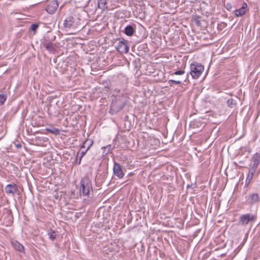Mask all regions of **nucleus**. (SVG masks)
I'll list each match as a JSON object with an SVG mask.
<instances>
[{
    "label": "nucleus",
    "instance_id": "nucleus-1",
    "mask_svg": "<svg viewBox=\"0 0 260 260\" xmlns=\"http://www.w3.org/2000/svg\"><path fill=\"white\" fill-rule=\"evenodd\" d=\"M127 102L126 95H116L113 99L110 106V113L115 114L121 110Z\"/></svg>",
    "mask_w": 260,
    "mask_h": 260
},
{
    "label": "nucleus",
    "instance_id": "nucleus-2",
    "mask_svg": "<svg viewBox=\"0 0 260 260\" xmlns=\"http://www.w3.org/2000/svg\"><path fill=\"white\" fill-rule=\"evenodd\" d=\"M79 192L80 196L87 197L92 192L91 182L88 177H85L81 180Z\"/></svg>",
    "mask_w": 260,
    "mask_h": 260
},
{
    "label": "nucleus",
    "instance_id": "nucleus-3",
    "mask_svg": "<svg viewBox=\"0 0 260 260\" xmlns=\"http://www.w3.org/2000/svg\"><path fill=\"white\" fill-rule=\"evenodd\" d=\"M63 26L68 29H76L81 27V19L77 16H69L63 23Z\"/></svg>",
    "mask_w": 260,
    "mask_h": 260
},
{
    "label": "nucleus",
    "instance_id": "nucleus-4",
    "mask_svg": "<svg viewBox=\"0 0 260 260\" xmlns=\"http://www.w3.org/2000/svg\"><path fill=\"white\" fill-rule=\"evenodd\" d=\"M204 70V66L198 62H194L190 65V74L193 79H198Z\"/></svg>",
    "mask_w": 260,
    "mask_h": 260
},
{
    "label": "nucleus",
    "instance_id": "nucleus-5",
    "mask_svg": "<svg viewBox=\"0 0 260 260\" xmlns=\"http://www.w3.org/2000/svg\"><path fill=\"white\" fill-rule=\"evenodd\" d=\"M257 219V215L251 213L242 214L239 217V224L243 226H246L248 223L254 222Z\"/></svg>",
    "mask_w": 260,
    "mask_h": 260
},
{
    "label": "nucleus",
    "instance_id": "nucleus-6",
    "mask_svg": "<svg viewBox=\"0 0 260 260\" xmlns=\"http://www.w3.org/2000/svg\"><path fill=\"white\" fill-rule=\"evenodd\" d=\"M93 143V140L88 139L86 140L83 144L81 146L80 148L81 152L80 153V156H79V161H77V165L80 164L82 157L86 154L88 150L89 149L90 147L92 145Z\"/></svg>",
    "mask_w": 260,
    "mask_h": 260
},
{
    "label": "nucleus",
    "instance_id": "nucleus-7",
    "mask_svg": "<svg viewBox=\"0 0 260 260\" xmlns=\"http://www.w3.org/2000/svg\"><path fill=\"white\" fill-rule=\"evenodd\" d=\"M116 48V50L121 53H127L129 50L127 41L124 39L119 41Z\"/></svg>",
    "mask_w": 260,
    "mask_h": 260
},
{
    "label": "nucleus",
    "instance_id": "nucleus-8",
    "mask_svg": "<svg viewBox=\"0 0 260 260\" xmlns=\"http://www.w3.org/2000/svg\"><path fill=\"white\" fill-rule=\"evenodd\" d=\"M114 174L119 179H121L124 175V173L121 166L117 162H114L113 168Z\"/></svg>",
    "mask_w": 260,
    "mask_h": 260
},
{
    "label": "nucleus",
    "instance_id": "nucleus-9",
    "mask_svg": "<svg viewBox=\"0 0 260 260\" xmlns=\"http://www.w3.org/2000/svg\"><path fill=\"white\" fill-rule=\"evenodd\" d=\"M5 190L7 194L14 196L18 191V186L15 183L9 184L6 185Z\"/></svg>",
    "mask_w": 260,
    "mask_h": 260
},
{
    "label": "nucleus",
    "instance_id": "nucleus-10",
    "mask_svg": "<svg viewBox=\"0 0 260 260\" xmlns=\"http://www.w3.org/2000/svg\"><path fill=\"white\" fill-rule=\"evenodd\" d=\"M58 7V4L56 1H51L46 7V11L51 14H54Z\"/></svg>",
    "mask_w": 260,
    "mask_h": 260
},
{
    "label": "nucleus",
    "instance_id": "nucleus-11",
    "mask_svg": "<svg viewBox=\"0 0 260 260\" xmlns=\"http://www.w3.org/2000/svg\"><path fill=\"white\" fill-rule=\"evenodd\" d=\"M248 203L250 204H254L258 202L259 196L257 193L250 194L247 200Z\"/></svg>",
    "mask_w": 260,
    "mask_h": 260
},
{
    "label": "nucleus",
    "instance_id": "nucleus-12",
    "mask_svg": "<svg viewBox=\"0 0 260 260\" xmlns=\"http://www.w3.org/2000/svg\"><path fill=\"white\" fill-rule=\"evenodd\" d=\"M11 244L15 250L20 252H24V246L17 241H12Z\"/></svg>",
    "mask_w": 260,
    "mask_h": 260
},
{
    "label": "nucleus",
    "instance_id": "nucleus-13",
    "mask_svg": "<svg viewBox=\"0 0 260 260\" xmlns=\"http://www.w3.org/2000/svg\"><path fill=\"white\" fill-rule=\"evenodd\" d=\"M246 3H244L243 4L242 7L240 9L235 10V15L237 16H242V15H243L246 12Z\"/></svg>",
    "mask_w": 260,
    "mask_h": 260
},
{
    "label": "nucleus",
    "instance_id": "nucleus-14",
    "mask_svg": "<svg viewBox=\"0 0 260 260\" xmlns=\"http://www.w3.org/2000/svg\"><path fill=\"white\" fill-rule=\"evenodd\" d=\"M237 98H230L227 100L226 104L228 106L231 108H235L237 106Z\"/></svg>",
    "mask_w": 260,
    "mask_h": 260
},
{
    "label": "nucleus",
    "instance_id": "nucleus-15",
    "mask_svg": "<svg viewBox=\"0 0 260 260\" xmlns=\"http://www.w3.org/2000/svg\"><path fill=\"white\" fill-rule=\"evenodd\" d=\"M135 32V28L133 25H129L126 26L124 29V33L128 36H132Z\"/></svg>",
    "mask_w": 260,
    "mask_h": 260
},
{
    "label": "nucleus",
    "instance_id": "nucleus-16",
    "mask_svg": "<svg viewBox=\"0 0 260 260\" xmlns=\"http://www.w3.org/2000/svg\"><path fill=\"white\" fill-rule=\"evenodd\" d=\"M98 7L102 10L108 9L107 0H97Z\"/></svg>",
    "mask_w": 260,
    "mask_h": 260
},
{
    "label": "nucleus",
    "instance_id": "nucleus-17",
    "mask_svg": "<svg viewBox=\"0 0 260 260\" xmlns=\"http://www.w3.org/2000/svg\"><path fill=\"white\" fill-rule=\"evenodd\" d=\"M44 45L46 50L49 52H53L54 50V46L53 43L51 42H45Z\"/></svg>",
    "mask_w": 260,
    "mask_h": 260
},
{
    "label": "nucleus",
    "instance_id": "nucleus-18",
    "mask_svg": "<svg viewBox=\"0 0 260 260\" xmlns=\"http://www.w3.org/2000/svg\"><path fill=\"white\" fill-rule=\"evenodd\" d=\"M46 131L50 133L53 134L55 135H57L59 134V129L58 128H55V127H53V126H51L49 128H46Z\"/></svg>",
    "mask_w": 260,
    "mask_h": 260
},
{
    "label": "nucleus",
    "instance_id": "nucleus-19",
    "mask_svg": "<svg viewBox=\"0 0 260 260\" xmlns=\"http://www.w3.org/2000/svg\"><path fill=\"white\" fill-rule=\"evenodd\" d=\"M255 171H253V170H249V173L248 174L247 179H246V183H249L251 179H252L253 177V175L255 173Z\"/></svg>",
    "mask_w": 260,
    "mask_h": 260
},
{
    "label": "nucleus",
    "instance_id": "nucleus-20",
    "mask_svg": "<svg viewBox=\"0 0 260 260\" xmlns=\"http://www.w3.org/2000/svg\"><path fill=\"white\" fill-rule=\"evenodd\" d=\"M48 235L49 237V238L52 240L53 241L55 239L56 237V233L54 231H53L52 230H50V231L48 233Z\"/></svg>",
    "mask_w": 260,
    "mask_h": 260
},
{
    "label": "nucleus",
    "instance_id": "nucleus-21",
    "mask_svg": "<svg viewBox=\"0 0 260 260\" xmlns=\"http://www.w3.org/2000/svg\"><path fill=\"white\" fill-rule=\"evenodd\" d=\"M170 86H173L174 84H180L181 81L180 80H169L168 82Z\"/></svg>",
    "mask_w": 260,
    "mask_h": 260
},
{
    "label": "nucleus",
    "instance_id": "nucleus-22",
    "mask_svg": "<svg viewBox=\"0 0 260 260\" xmlns=\"http://www.w3.org/2000/svg\"><path fill=\"white\" fill-rule=\"evenodd\" d=\"M7 96L5 95L0 94V105H3L6 101Z\"/></svg>",
    "mask_w": 260,
    "mask_h": 260
},
{
    "label": "nucleus",
    "instance_id": "nucleus-23",
    "mask_svg": "<svg viewBox=\"0 0 260 260\" xmlns=\"http://www.w3.org/2000/svg\"><path fill=\"white\" fill-rule=\"evenodd\" d=\"M110 147H111L110 145L102 147V149L105 150V151L103 152V153H104L105 155L108 154L110 151Z\"/></svg>",
    "mask_w": 260,
    "mask_h": 260
},
{
    "label": "nucleus",
    "instance_id": "nucleus-24",
    "mask_svg": "<svg viewBox=\"0 0 260 260\" xmlns=\"http://www.w3.org/2000/svg\"><path fill=\"white\" fill-rule=\"evenodd\" d=\"M39 27V24H37V23H34V24H32L31 25V29L34 31V32H35L36 31V30L37 29V28H38Z\"/></svg>",
    "mask_w": 260,
    "mask_h": 260
},
{
    "label": "nucleus",
    "instance_id": "nucleus-25",
    "mask_svg": "<svg viewBox=\"0 0 260 260\" xmlns=\"http://www.w3.org/2000/svg\"><path fill=\"white\" fill-rule=\"evenodd\" d=\"M184 74V71L183 70H178L177 71H176L173 73H172V75H181Z\"/></svg>",
    "mask_w": 260,
    "mask_h": 260
},
{
    "label": "nucleus",
    "instance_id": "nucleus-26",
    "mask_svg": "<svg viewBox=\"0 0 260 260\" xmlns=\"http://www.w3.org/2000/svg\"><path fill=\"white\" fill-rule=\"evenodd\" d=\"M258 165V164H255V163H251V162L250 169V170H253V171H255V170H256Z\"/></svg>",
    "mask_w": 260,
    "mask_h": 260
},
{
    "label": "nucleus",
    "instance_id": "nucleus-27",
    "mask_svg": "<svg viewBox=\"0 0 260 260\" xmlns=\"http://www.w3.org/2000/svg\"><path fill=\"white\" fill-rule=\"evenodd\" d=\"M259 155L257 153H256L253 155L252 159L254 160H259Z\"/></svg>",
    "mask_w": 260,
    "mask_h": 260
},
{
    "label": "nucleus",
    "instance_id": "nucleus-28",
    "mask_svg": "<svg viewBox=\"0 0 260 260\" xmlns=\"http://www.w3.org/2000/svg\"><path fill=\"white\" fill-rule=\"evenodd\" d=\"M259 160H254V159H252L251 160V163H255V164H259Z\"/></svg>",
    "mask_w": 260,
    "mask_h": 260
},
{
    "label": "nucleus",
    "instance_id": "nucleus-29",
    "mask_svg": "<svg viewBox=\"0 0 260 260\" xmlns=\"http://www.w3.org/2000/svg\"><path fill=\"white\" fill-rule=\"evenodd\" d=\"M112 89H113V88H112ZM113 90H114L115 91H116V92H118V93H119V92H120V89H117V88H114V89H113Z\"/></svg>",
    "mask_w": 260,
    "mask_h": 260
},
{
    "label": "nucleus",
    "instance_id": "nucleus-30",
    "mask_svg": "<svg viewBox=\"0 0 260 260\" xmlns=\"http://www.w3.org/2000/svg\"><path fill=\"white\" fill-rule=\"evenodd\" d=\"M79 153V152H78L77 155V157H76V164H77V161H79V157L78 158Z\"/></svg>",
    "mask_w": 260,
    "mask_h": 260
},
{
    "label": "nucleus",
    "instance_id": "nucleus-31",
    "mask_svg": "<svg viewBox=\"0 0 260 260\" xmlns=\"http://www.w3.org/2000/svg\"><path fill=\"white\" fill-rule=\"evenodd\" d=\"M89 143H89V142H88L87 144H86V146L87 145V146L89 145Z\"/></svg>",
    "mask_w": 260,
    "mask_h": 260
},
{
    "label": "nucleus",
    "instance_id": "nucleus-32",
    "mask_svg": "<svg viewBox=\"0 0 260 260\" xmlns=\"http://www.w3.org/2000/svg\"><path fill=\"white\" fill-rule=\"evenodd\" d=\"M105 88L108 89H109L110 87L109 86H107V87H105Z\"/></svg>",
    "mask_w": 260,
    "mask_h": 260
}]
</instances>
